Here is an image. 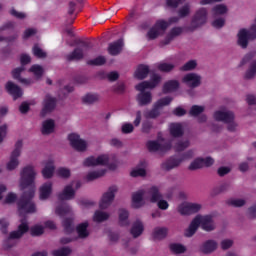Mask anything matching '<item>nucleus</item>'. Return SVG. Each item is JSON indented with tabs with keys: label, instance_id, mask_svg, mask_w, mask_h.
Segmentation results:
<instances>
[{
	"label": "nucleus",
	"instance_id": "f8f14e48",
	"mask_svg": "<svg viewBox=\"0 0 256 256\" xmlns=\"http://www.w3.org/2000/svg\"><path fill=\"white\" fill-rule=\"evenodd\" d=\"M201 211V204L197 203H182L178 206L180 215H193Z\"/></svg>",
	"mask_w": 256,
	"mask_h": 256
},
{
	"label": "nucleus",
	"instance_id": "37998d69",
	"mask_svg": "<svg viewBox=\"0 0 256 256\" xmlns=\"http://www.w3.org/2000/svg\"><path fill=\"white\" fill-rule=\"evenodd\" d=\"M227 13V6L223 4H218L212 8L213 17H218V15H225Z\"/></svg>",
	"mask_w": 256,
	"mask_h": 256
},
{
	"label": "nucleus",
	"instance_id": "603ef678",
	"mask_svg": "<svg viewBox=\"0 0 256 256\" xmlns=\"http://www.w3.org/2000/svg\"><path fill=\"white\" fill-rule=\"evenodd\" d=\"M256 75V60L253 61L245 73V79H253Z\"/></svg>",
	"mask_w": 256,
	"mask_h": 256
},
{
	"label": "nucleus",
	"instance_id": "a878e982",
	"mask_svg": "<svg viewBox=\"0 0 256 256\" xmlns=\"http://www.w3.org/2000/svg\"><path fill=\"white\" fill-rule=\"evenodd\" d=\"M199 225H201V220H199V215L196 216L192 222L190 223L188 229L185 231V237H193L195 233H197V229H199Z\"/></svg>",
	"mask_w": 256,
	"mask_h": 256
},
{
	"label": "nucleus",
	"instance_id": "c85d7f7f",
	"mask_svg": "<svg viewBox=\"0 0 256 256\" xmlns=\"http://www.w3.org/2000/svg\"><path fill=\"white\" fill-rule=\"evenodd\" d=\"M22 71H25V67L24 66H20L18 68H15L12 71L13 79H16L17 81H19V83H22L23 85H31V80H29L27 78H21V72Z\"/></svg>",
	"mask_w": 256,
	"mask_h": 256
},
{
	"label": "nucleus",
	"instance_id": "a19ab883",
	"mask_svg": "<svg viewBox=\"0 0 256 256\" xmlns=\"http://www.w3.org/2000/svg\"><path fill=\"white\" fill-rule=\"evenodd\" d=\"M107 173V170L101 169L97 171L89 172L86 176L87 181H95V179H99V177H103Z\"/></svg>",
	"mask_w": 256,
	"mask_h": 256
},
{
	"label": "nucleus",
	"instance_id": "f257e3e1",
	"mask_svg": "<svg viewBox=\"0 0 256 256\" xmlns=\"http://www.w3.org/2000/svg\"><path fill=\"white\" fill-rule=\"evenodd\" d=\"M33 197H35V188H30L23 192L19 198L17 208L20 217H25V215H29V213H35L37 211L35 203L33 202Z\"/></svg>",
	"mask_w": 256,
	"mask_h": 256
},
{
	"label": "nucleus",
	"instance_id": "393cba45",
	"mask_svg": "<svg viewBox=\"0 0 256 256\" xmlns=\"http://www.w3.org/2000/svg\"><path fill=\"white\" fill-rule=\"evenodd\" d=\"M199 225H201V220H199V215L196 216L192 222L190 223L188 229L185 231V237H193L195 233H197V229H199Z\"/></svg>",
	"mask_w": 256,
	"mask_h": 256
},
{
	"label": "nucleus",
	"instance_id": "e433bc0d",
	"mask_svg": "<svg viewBox=\"0 0 256 256\" xmlns=\"http://www.w3.org/2000/svg\"><path fill=\"white\" fill-rule=\"evenodd\" d=\"M169 129L172 137H183V126L180 123L170 124Z\"/></svg>",
	"mask_w": 256,
	"mask_h": 256
},
{
	"label": "nucleus",
	"instance_id": "680f3d73",
	"mask_svg": "<svg viewBox=\"0 0 256 256\" xmlns=\"http://www.w3.org/2000/svg\"><path fill=\"white\" fill-rule=\"evenodd\" d=\"M57 175L62 177V179H69V177H71V170L67 168H59L57 170Z\"/></svg>",
	"mask_w": 256,
	"mask_h": 256
},
{
	"label": "nucleus",
	"instance_id": "79ce46f5",
	"mask_svg": "<svg viewBox=\"0 0 256 256\" xmlns=\"http://www.w3.org/2000/svg\"><path fill=\"white\" fill-rule=\"evenodd\" d=\"M68 213H71V206L67 203H62L56 208V214L60 217H64V215H67Z\"/></svg>",
	"mask_w": 256,
	"mask_h": 256
},
{
	"label": "nucleus",
	"instance_id": "49530a36",
	"mask_svg": "<svg viewBox=\"0 0 256 256\" xmlns=\"http://www.w3.org/2000/svg\"><path fill=\"white\" fill-rule=\"evenodd\" d=\"M107 63V59L104 58V56H98L94 59L88 60L87 65H92L95 67H99L101 65H105Z\"/></svg>",
	"mask_w": 256,
	"mask_h": 256
},
{
	"label": "nucleus",
	"instance_id": "5701e85b",
	"mask_svg": "<svg viewBox=\"0 0 256 256\" xmlns=\"http://www.w3.org/2000/svg\"><path fill=\"white\" fill-rule=\"evenodd\" d=\"M123 39H118L117 41L110 43L108 46V53L109 55L115 56V55H119V53H121V51H123Z\"/></svg>",
	"mask_w": 256,
	"mask_h": 256
},
{
	"label": "nucleus",
	"instance_id": "4d7b16f0",
	"mask_svg": "<svg viewBox=\"0 0 256 256\" xmlns=\"http://www.w3.org/2000/svg\"><path fill=\"white\" fill-rule=\"evenodd\" d=\"M195 67H197V61L190 60L180 68V71H193Z\"/></svg>",
	"mask_w": 256,
	"mask_h": 256
},
{
	"label": "nucleus",
	"instance_id": "a18cd8bd",
	"mask_svg": "<svg viewBox=\"0 0 256 256\" xmlns=\"http://www.w3.org/2000/svg\"><path fill=\"white\" fill-rule=\"evenodd\" d=\"M62 226L64 227V231L67 235L71 234L72 231H74L73 227V219L71 218H66L62 222Z\"/></svg>",
	"mask_w": 256,
	"mask_h": 256
},
{
	"label": "nucleus",
	"instance_id": "c03bdc74",
	"mask_svg": "<svg viewBox=\"0 0 256 256\" xmlns=\"http://www.w3.org/2000/svg\"><path fill=\"white\" fill-rule=\"evenodd\" d=\"M93 219L96 223H103V221H107V219H109V214L98 210L94 213Z\"/></svg>",
	"mask_w": 256,
	"mask_h": 256
},
{
	"label": "nucleus",
	"instance_id": "6e6d98bb",
	"mask_svg": "<svg viewBox=\"0 0 256 256\" xmlns=\"http://www.w3.org/2000/svg\"><path fill=\"white\" fill-rule=\"evenodd\" d=\"M154 27L158 31H167V29L169 28V22L165 20H158L156 21Z\"/></svg>",
	"mask_w": 256,
	"mask_h": 256
},
{
	"label": "nucleus",
	"instance_id": "13d9d810",
	"mask_svg": "<svg viewBox=\"0 0 256 256\" xmlns=\"http://www.w3.org/2000/svg\"><path fill=\"white\" fill-rule=\"evenodd\" d=\"M158 69L163 73H169L170 71H173V69H175V65L169 63H161L158 65Z\"/></svg>",
	"mask_w": 256,
	"mask_h": 256
},
{
	"label": "nucleus",
	"instance_id": "774afa93",
	"mask_svg": "<svg viewBox=\"0 0 256 256\" xmlns=\"http://www.w3.org/2000/svg\"><path fill=\"white\" fill-rule=\"evenodd\" d=\"M181 33H183V27H174L170 30L169 32V36L172 39H175V37H179V35H181Z\"/></svg>",
	"mask_w": 256,
	"mask_h": 256
},
{
	"label": "nucleus",
	"instance_id": "aec40b11",
	"mask_svg": "<svg viewBox=\"0 0 256 256\" xmlns=\"http://www.w3.org/2000/svg\"><path fill=\"white\" fill-rule=\"evenodd\" d=\"M140 93L136 97V101L139 107H146V105H151L153 101V95L151 92H146L145 90H138Z\"/></svg>",
	"mask_w": 256,
	"mask_h": 256
},
{
	"label": "nucleus",
	"instance_id": "0eeeda50",
	"mask_svg": "<svg viewBox=\"0 0 256 256\" xmlns=\"http://www.w3.org/2000/svg\"><path fill=\"white\" fill-rule=\"evenodd\" d=\"M148 195H150L151 203H158V208L162 211H167L169 209V202L167 200H161V193L159 192V188L157 186H152L148 190Z\"/></svg>",
	"mask_w": 256,
	"mask_h": 256
},
{
	"label": "nucleus",
	"instance_id": "e2e57ef3",
	"mask_svg": "<svg viewBox=\"0 0 256 256\" xmlns=\"http://www.w3.org/2000/svg\"><path fill=\"white\" fill-rule=\"evenodd\" d=\"M131 177H145L147 175V171L144 168H137L131 171Z\"/></svg>",
	"mask_w": 256,
	"mask_h": 256
},
{
	"label": "nucleus",
	"instance_id": "ea45409f",
	"mask_svg": "<svg viewBox=\"0 0 256 256\" xmlns=\"http://www.w3.org/2000/svg\"><path fill=\"white\" fill-rule=\"evenodd\" d=\"M167 228L165 227H157L154 229L153 231V234H152V237L153 239H158V240H161V239H165L167 237Z\"/></svg>",
	"mask_w": 256,
	"mask_h": 256
},
{
	"label": "nucleus",
	"instance_id": "338daca9",
	"mask_svg": "<svg viewBox=\"0 0 256 256\" xmlns=\"http://www.w3.org/2000/svg\"><path fill=\"white\" fill-rule=\"evenodd\" d=\"M8 228H9V221H7V219H5V218L0 219L1 233H3L4 235H7V233L9 232L7 230Z\"/></svg>",
	"mask_w": 256,
	"mask_h": 256
},
{
	"label": "nucleus",
	"instance_id": "de8ad7c7",
	"mask_svg": "<svg viewBox=\"0 0 256 256\" xmlns=\"http://www.w3.org/2000/svg\"><path fill=\"white\" fill-rule=\"evenodd\" d=\"M169 247H170V251H172V253H175L177 255L181 253H185V251H187V248H185L183 244L172 243L170 244Z\"/></svg>",
	"mask_w": 256,
	"mask_h": 256
},
{
	"label": "nucleus",
	"instance_id": "a211bd4d",
	"mask_svg": "<svg viewBox=\"0 0 256 256\" xmlns=\"http://www.w3.org/2000/svg\"><path fill=\"white\" fill-rule=\"evenodd\" d=\"M215 121H221L222 123H232L235 121V113L232 111H221L214 112Z\"/></svg>",
	"mask_w": 256,
	"mask_h": 256
},
{
	"label": "nucleus",
	"instance_id": "2eb2a0df",
	"mask_svg": "<svg viewBox=\"0 0 256 256\" xmlns=\"http://www.w3.org/2000/svg\"><path fill=\"white\" fill-rule=\"evenodd\" d=\"M57 107V98L47 94L43 101V108L41 111L42 117H45L47 113H51Z\"/></svg>",
	"mask_w": 256,
	"mask_h": 256
},
{
	"label": "nucleus",
	"instance_id": "1a4fd4ad",
	"mask_svg": "<svg viewBox=\"0 0 256 256\" xmlns=\"http://www.w3.org/2000/svg\"><path fill=\"white\" fill-rule=\"evenodd\" d=\"M207 8H200L196 11L191 21V29L195 30L207 23Z\"/></svg>",
	"mask_w": 256,
	"mask_h": 256
},
{
	"label": "nucleus",
	"instance_id": "052dcab7",
	"mask_svg": "<svg viewBox=\"0 0 256 256\" xmlns=\"http://www.w3.org/2000/svg\"><path fill=\"white\" fill-rule=\"evenodd\" d=\"M147 37L149 41H153L159 37V30L154 26L150 28V30L147 33Z\"/></svg>",
	"mask_w": 256,
	"mask_h": 256
},
{
	"label": "nucleus",
	"instance_id": "7ed1b4c3",
	"mask_svg": "<svg viewBox=\"0 0 256 256\" xmlns=\"http://www.w3.org/2000/svg\"><path fill=\"white\" fill-rule=\"evenodd\" d=\"M83 165L84 167H96V165H102L103 167L108 166L112 171L117 169L115 163L109 164V155L107 154H102L97 158H95V156H90L84 160Z\"/></svg>",
	"mask_w": 256,
	"mask_h": 256
},
{
	"label": "nucleus",
	"instance_id": "8fccbe9b",
	"mask_svg": "<svg viewBox=\"0 0 256 256\" xmlns=\"http://www.w3.org/2000/svg\"><path fill=\"white\" fill-rule=\"evenodd\" d=\"M32 53L34 57H37V59H45L47 57V53L39 47V45L35 44L34 47L32 48Z\"/></svg>",
	"mask_w": 256,
	"mask_h": 256
},
{
	"label": "nucleus",
	"instance_id": "7c9ffc66",
	"mask_svg": "<svg viewBox=\"0 0 256 256\" xmlns=\"http://www.w3.org/2000/svg\"><path fill=\"white\" fill-rule=\"evenodd\" d=\"M89 222H83L77 225L76 233L78 234L79 239H87L89 237Z\"/></svg>",
	"mask_w": 256,
	"mask_h": 256
},
{
	"label": "nucleus",
	"instance_id": "4c0bfd02",
	"mask_svg": "<svg viewBox=\"0 0 256 256\" xmlns=\"http://www.w3.org/2000/svg\"><path fill=\"white\" fill-rule=\"evenodd\" d=\"M119 225L120 227H129V211L126 209L119 210Z\"/></svg>",
	"mask_w": 256,
	"mask_h": 256
},
{
	"label": "nucleus",
	"instance_id": "9d476101",
	"mask_svg": "<svg viewBox=\"0 0 256 256\" xmlns=\"http://www.w3.org/2000/svg\"><path fill=\"white\" fill-rule=\"evenodd\" d=\"M146 147L150 153H167V151H170L172 144L171 142L161 144L157 141L150 140L147 142Z\"/></svg>",
	"mask_w": 256,
	"mask_h": 256
},
{
	"label": "nucleus",
	"instance_id": "69168bd1",
	"mask_svg": "<svg viewBox=\"0 0 256 256\" xmlns=\"http://www.w3.org/2000/svg\"><path fill=\"white\" fill-rule=\"evenodd\" d=\"M71 254V250L67 247H63L53 252V256H68Z\"/></svg>",
	"mask_w": 256,
	"mask_h": 256
},
{
	"label": "nucleus",
	"instance_id": "c756f323",
	"mask_svg": "<svg viewBox=\"0 0 256 256\" xmlns=\"http://www.w3.org/2000/svg\"><path fill=\"white\" fill-rule=\"evenodd\" d=\"M144 229L143 222L137 220L133 223L130 233L134 239H137V237H141V235H143Z\"/></svg>",
	"mask_w": 256,
	"mask_h": 256
},
{
	"label": "nucleus",
	"instance_id": "09e8293b",
	"mask_svg": "<svg viewBox=\"0 0 256 256\" xmlns=\"http://www.w3.org/2000/svg\"><path fill=\"white\" fill-rule=\"evenodd\" d=\"M191 13V6L189 4H185L178 10V17L180 19H185V17H189Z\"/></svg>",
	"mask_w": 256,
	"mask_h": 256
},
{
	"label": "nucleus",
	"instance_id": "2f4dec72",
	"mask_svg": "<svg viewBox=\"0 0 256 256\" xmlns=\"http://www.w3.org/2000/svg\"><path fill=\"white\" fill-rule=\"evenodd\" d=\"M149 75V67L145 64H140L138 65L134 76L136 77V79H147V76Z\"/></svg>",
	"mask_w": 256,
	"mask_h": 256
},
{
	"label": "nucleus",
	"instance_id": "4be33fe9",
	"mask_svg": "<svg viewBox=\"0 0 256 256\" xmlns=\"http://www.w3.org/2000/svg\"><path fill=\"white\" fill-rule=\"evenodd\" d=\"M199 221L202 229L204 231H214L215 230V224L213 223V216L207 215V216H199Z\"/></svg>",
	"mask_w": 256,
	"mask_h": 256
},
{
	"label": "nucleus",
	"instance_id": "473e14b6",
	"mask_svg": "<svg viewBox=\"0 0 256 256\" xmlns=\"http://www.w3.org/2000/svg\"><path fill=\"white\" fill-rule=\"evenodd\" d=\"M51 191H53V184L51 182L45 183L40 187V199L44 201L45 199H49V195H51Z\"/></svg>",
	"mask_w": 256,
	"mask_h": 256
},
{
	"label": "nucleus",
	"instance_id": "412c9836",
	"mask_svg": "<svg viewBox=\"0 0 256 256\" xmlns=\"http://www.w3.org/2000/svg\"><path fill=\"white\" fill-rule=\"evenodd\" d=\"M75 197L73 185L65 186L64 190L58 194V201H71Z\"/></svg>",
	"mask_w": 256,
	"mask_h": 256
},
{
	"label": "nucleus",
	"instance_id": "58836bf2",
	"mask_svg": "<svg viewBox=\"0 0 256 256\" xmlns=\"http://www.w3.org/2000/svg\"><path fill=\"white\" fill-rule=\"evenodd\" d=\"M99 94L97 93H88L82 97V102L85 105H93V103L99 102Z\"/></svg>",
	"mask_w": 256,
	"mask_h": 256
},
{
	"label": "nucleus",
	"instance_id": "ddd939ff",
	"mask_svg": "<svg viewBox=\"0 0 256 256\" xmlns=\"http://www.w3.org/2000/svg\"><path fill=\"white\" fill-rule=\"evenodd\" d=\"M68 140L70 141L71 147L76 151H85L87 149V142L81 139L79 134L72 133L68 135Z\"/></svg>",
	"mask_w": 256,
	"mask_h": 256
},
{
	"label": "nucleus",
	"instance_id": "0e129e2a",
	"mask_svg": "<svg viewBox=\"0 0 256 256\" xmlns=\"http://www.w3.org/2000/svg\"><path fill=\"white\" fill-rule=\"evenodd\" d=\"M30 231H31L32 237H39L40 235H43L45 230L43 226H34L31 228Z\"/></svg>",
	"mask_w": 256,
	"mask_h": 256
},
{
	"label": "nucleus",
	"instance_id": "3c124183",
	"mask_svg": "<svg viewBox=\"0 0 256 256\" xmlns=\"http://www.w3.org/2000/svg\"><path fill=\"white\" fill-rule=\"evenodd\" d=\"M30 73H33L37 77V79H41L43 77V67L38 64H34L29 69Z\"/></svg>",
	"mask_w": 256,
	"mask_h": 256
},
{
	"label": "nucleus",
	"instance_id": "b1692460",
	"mask_svg": "<svg viewBox=\"0 0 256 256\" xmlns=\"http://www.w3.org/2000/svg\"><path fill=\"white\" fill-rule=\"evenodd\" d=\"M217 242L215 240H207L200 247V251L204 253V255H209L213 253V251L217 250Z\"/></svg>",
	"mask_w": 256,
	"mask_h": 256
},
{
	"label": "nucleus",
	"instance_id": "cd10ccee",
	"mask_svg": "<svg viewBox=\"0 0 256 256\" xmlns=\"http://www.w3.org/2000/svg\"><path fill=\"white\" fill-rule=\"evenodd\" d=\"M143 195H145V190H139L132 194V207L134 209H139L143 206Z\"/></svg>",
	"mask_w": 256,
	"mask_h": 256
},
{
	"label": "nucleus",
	"instance_id": "20e7f679",
	"mask_svg": "<svg viewBox=\"0 0 256 256\" xmlns=\"http://www.w3.org/2000/svg\"><path fill=\"white\" fill-rule=\"evenodd\" d=\"M36 175L37 173L35 172V168H33V166L28 165L24 167L20 173L21 189H27V187H31L35 183Z\"/></svg>",
	"mask_w": 256,
	"mask_h": 256
},
{
	"label": "nucleus",
	"instance_id": "864d4df0",
	"mask_svg": "<svg viewBox=\"0 0 256 256\" xmlns=\"http://www.w3.org/2000/svg\"><path fill=\"white\" fill-rule=\"evenodd\" d=\"M190 143L188 140L186 141H178L174 146L176 153H181V151H185L187 147H189Z\"/></svg>",
	"mask_w": 256,
	"mask_h": 256
},
{
	"label": "nucleus",
	"instance_id": "4468645a",
	"mask_svg": "<svg viewBox=\"0 0 256 256\" xmlns=\"http://www.w3.org/2000/svg\"><path fill=\"white\" fill-rule=\"evenodd\" d=\"M215 163V160L211 157L196 158L188 167L190 171H197V169H203V167H211Z\"/></svg>",
	"mask_w": 256,
	"mask_h": 256
},
{
	"label": "nucleus",
	"instance_id": "f03ea898",
	"mask_svg": "<svg viewBox=\"0 0 256 256\" xmlns=\"http://www.w3.org/2000/svg\"><path fill=\"white\" fill-rule=\"evenodd\" d=\"M77 45H80L74 50L66 55V60L71 62V61H81L82 59L85 58V50L87 51L88 49H92L93 45L91 44L90 41H85V40H78Z\"/></svg>",
	"mask_w": 256,
	"mask_h": 256
},
{
	"label": "nucleus",
	"instance_id": "f704fd0d",
	"mask_svg": "<svg viewBox=\"0 0 256 256\" xmlns=\"http://www.w3.org/2000/svg\"><path fill=\"white\" fill-rule=\"evenodd\" d=\"M179 89V81L177 80H169L165 82L163 85V93H173V91H177Z\"/></svg>",
	"mask_w": 256,
	"mask_h": 256
},
{
	"label": "nucleus",
	"instance_id": "39448f33",
	"mask_svg": "<svg viewBox=\"0 0 256 256\" xmlns=\"http://www.w3.org/2000/svg\"><path fill=\"white\" fill-rule=\"evenodd\" d=\"M29 231V224L25 222V219L21 220V224L18 226V230L12 231L9 234L8 239L4 242L5 249H11L13 247V244H10L13 239H21L25 233Z\"/></svg>",
	"mask_w": 256,
	"mask_h": 256
},
{
	"label": "nucleus",
	"instance_id": "6e6552de",
	"mask_svg": "<svg viewBox=\"0 0 256 256\" xmlns=\"http://www.w3.org/2000/svg\"><path fill=\"white\" fill-rule=\"evenodd\" d=\"M23 148V141L18 140L15 144V149L13 150L10 161L7 163L8 171H13L19 166V160L17 159L21 155V149Z\"/></svg>",
	"mask_w": 256,
	"mask_h": 256
},
{
	"label": "nucleus",
	"instance_id": "6ab92c4d",
	"mask_svg": "<svg viewBox=\"0 0 256 256\" xmlns=\"http://www.w3.org/2000/svg\"><path fill=\"white\" fill-rule=\"evenodd\" d=\"M6 91L11 95L14 99V101H17V99H20V97H23V90L21 87L16 85L15 83L8 81L6 83Z\"/></svg>",
	"mask_w": 256,
	"mask_h": 256
},
{
	"label": "nucleus",
	"instance_id": "9b49d317",
	"mask_svg": "<svg viewBox=\"0 0 256 256\" xmlns=\"http://www.w3.org/2000/svg\"><path fill=\"white\" fill-rule=\"evenodd\" d=\"M117 193V186H111L108 191L103 194L99 207L100 209H107L115 200V194Z\"/></svg>",
	"mask_w": 256,
	"mask_h": 256
},
{
	"label": "nucleus",
	"instance_id": "72a5a7b5",
	"mask_svg": "<svg viewBox=\"0 0 256 256\" xmlns=\"http://www.w3.org/2000/svg\"><path fill=\"white\" fill-rule=\"evenodd\" d=\"M55 131V121L53 119L45 120L42 124V135H51Z\"/></svg>",
	"mask_w": 256,
	"mask_h": 256
},
{
	"label": "nucleus",
	"instance_id": "dca6fc26",
	"mask_svg": "<svg viewBox=\"0 0 256 256\" xmlns=\"http://www.w3.org/2000/svg\"><path fill=\"white\" fill-rule=\"evenodd\" d=\"M161 83V76L154 74L151 78V81H143L136 85V91H145V89H155V86Z\"/></svg>",
	"mask_w": 256,
	"mask_h": 256
},
{
	"label": "nucleus",
	"instance_id": "423d86ee",
	"mask_svg": "<svg viewBox=\"0 0 256 256\" xmlns=\"http://www.w3.org/2000/svg\"><path fill=\"white\" fill-rule=\"evenodd\" d=\"M171 101H173V98L169 96L159 99L153 105V108L145 114L146 119H157V117L161 115V112L159 111V109H161V107L170 105Z\"/></svg>",
	"mask_w": 256,
	"mask_h": 256
},
{
	"label": "nucleus",
	"instance_id": "f3484780",
	"mask_svg": "<svg viewBox=\"0 0 256 256\" xmlns=\"http://www.w3.org/2000/svg\"><path fill=\"white\" fill-rule=\"evenodd\" d=\"M182 82L191 89H195L201 85V76L196 73H189L183 77Z\"/></svg>",
	"mask_w": 256,
	"mask_h": 256
},
{
	"label": "nucleus",
	"instance_id": "c9c22d12",
	"mask_svg": "<svg viewBox=\"0 0 256 256\" xmlns=\"http://www.w3.org/2000/svg\"><path fill=\"white\" fill-rule=\"evenodd\" d=\"M53 173H55V164L53 161H48L42 170V175L44 179H51V177H53Z\"/></svg>",
	"mask_w": 256,
	"mask_h": 256
},
{
	"label": "nucleus",
	"instance_id": "bf43d9fd",
	"mask_svg": "<svg viewBox=\"0 0 256 256\" xmlns=\"http://www.w3.org/2000/svg\"><path fill=\"white\" fill-rule=\"evenodd\" d=\"M227 205H230L231 207H243L245 205L244 199H229L227 200Z\"/></svg>",
	"mask_w": 256,
	"mask_h": 256
},
{
	"label": "nucleus",
	"instance_id": "bb28decb",
	"mask_svg": "<svg viewBox=\"0 0 256 256\" xmlns=\"http://www.w3.org/2000/svg\"><path fill=\"white\" fill-rule=\"evenodd\" d=\"M183 163L181 158L170 157L166 162L162 163V169L165 171H171V169H175V167H179Z\"/></svg>",
	"mask_w": 256,
	"mask_h": 256
},
{
	"label": "nucleus",
	"instance_id": "5fc2aeb1",
	"mask_svg": "<svg viewBox=\"0 0 256 256\" xmlns=\"http://www.w3.org/2000/svg\"><path fill=\"white\" fill-rule=\"evenodd\" d=\"M203 111H205V107L199 106V105H193L189 113L192 117H198V115H201Z\"/></svg>",
	"mask_w": 256,
	"mask_h": 256
}]
</instances>
